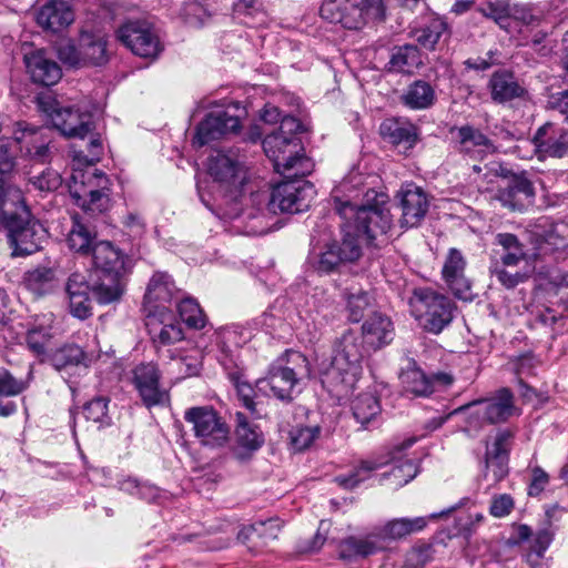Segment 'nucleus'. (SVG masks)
<instances>
[{
	"mask_svg": "<svg viewBox=\"0 0 568 568\" xmlns=\"http://www.w3.org/2000/svg\"><path fill=\"white\" fill-rule=\"evenodd\" d=\"M387 201V194L368 186L364 175L357 171L349 172L334 190L337 214L368 240L386 234L390 229Z\"/></svg>",
	"mask_w": 568,
	"mask_h": 568,
	"instance_id": "1",
	"label": "nucleus"
},
{
	"mask_svg": "<svg viewBox=\"0 0 568 568\" xmlns=\"http://www.w3.org/2000/svg\"><path fill=\"white\" fill-rule=\"evenodd\" d=\"M207 171L213 179L210 192L205 194L197 184L202 203L222 220L240 219L246 173L237 155L232 151L216 152L209 159Z\"/></svg>",
	"mask_w": 568,
	"mask_h": 568,
	"instance_id": "2",
	"label": "nucleus"
},
{
	"mask_svg": "<svg viewBox=\"0 0 568 568\" xmlns=\"http://www.w3.org/2000/svg\"><path fill=\"white\" fill-rule=\"evenodd\" d=\"M456 507H450L438 514H432L428 517H400L386 521L383 526L374 527L364 536H351L341 542V556L345 559L357 557H368L388 549L392 542L406 538L407 536L419 532L426 528L429 519H436L448 515Z\"/></svg>",
	"mask_w": 568,
	"mask_h": 568,
	"instance_id": "3",
	"label": "nucleus"
},
{
	"mask_svg": "<svg viewBox=\"0 0 568 568\" xmlns=\"http://www.w3.org/2000/svg\"><path fill=\"white\" fill-rule=\"evenodd\" d=\"M302 124L291 115L283 116L280 128L263 140V149L273 162L274 169L283 178L306 176L314 168L313 162L303 153L297 132Z\"/></svg>",
	"mask_w": 568,
	"mask_h": 568,
	"instance_id": "4",
	"label": "nucleus"
},
{
	"mask_svg": "<svg viewBox=\"0 0 568 568\" xmlns=\"http://www.w3.org/2000/svg\"><path fill=\"white\" fill-rule=\"evenodd\" d=\"M362 342L347 332L334 347L332 358L320 365L322 385L333 396H347L362 375Z\"/></svg>",
	"mask_w": 568,
	"mask_h": 568,
	"instance_id": "5",
	"label": "nucleus"
},
{
	"mask_svg": "<svg viewBox=\"0 0 568 568\" xmlns=\"http://www.w3.org/2000/svg\"><path fill=\"white\" fill-rule=\"evenodd\" d=\"M93 272L92 296L102 305L118 302L123 292L125 256L123 252L110 241L94 243L91 252Z\"/></svg>",
	"mask_w": 568,
	"mask_h": 568,
	"instance_id": "6",
	"label": "nucleus"
},
{
	"mask_svg": "<svg viewBox=\"0 0 568 568\" xmlns=\"http://www.w3.org/2000/svg\"><path fill=\"white\" fill-rule=\"evenodd\" d=\"M6 197L4 205L10 202L12 206L3 216L12 255L27 256L40 251L47 240V231L31 219L22 191L19 187H9Z\"/></svg>",
	"mask_w": 568,
	"mask_h": 568,
	"instance_id": "7",
	"label": "nucleus"
},
{
	"mask_svg": "<svg viewBox=\"0 0 568 568\" xmlns=\"http://www.w3.org/2000/svg\"><path fill=\"white\" fill-rule=\"evenodd\" d=\"M410 314L432 334L442 333L454 318V302L430 287H416L408 300Z\"/></svg>",
	"mask_w": 568,
	"mask_h": 568,
	"instance_id": "8",
	"label": "nucleus"
},
{
	"mask_svg": "<svg viewBox=\"0 0 568 568\" xmlns=\"http://www.w3.org/2000/svg\"><path fill=\"white\" fill-rule=\"evenodd\" d=\"M310 375L307 358L300 352H286V363L278 362L271 366L265 378L257 381L260 390L270 388L272 394L284 402L293 399L298 382Z\"/></svg>",
	"mask_w": 568,
	"mask_h": 568,
	"instance_id": "9",
	"label": "nucleus"
},
{
	"mask_svg": "<svg viewBox=\"0 0 568 568\" xmlns=\"http://www.w3.org/2000/svg\"><path fill=\"white\" fill-rule=\"evenodd\" d=\"M305 176L284 178V181L275 185L270 195L263 196L267 203L266 209L272 213H300L306 211L314 197L315 190Z\"/></svg>",
	"mask_w": 568,
	"mask_h": 568,
	"instance_id": "10",
	"label": "nucleus"
},
{
	"mask_svg": "<svg viewBox=\"0 0 568 568\" xmlns=\"http://www.w3.org/2000/svg\"><path fill=\"white\" fill-rule=\"evenodd\" d=\"M183 418L192 426L193 434L202 446L221 448L227 444L230 427L213 406L190 407L184 412Z\"/></svg>",
	"mask_w": 568,
	"mask_h": 568,
	"instance_id": "11",
	"label": "nucleus"
},
{
	"mask_svg": "<svg viewBox=\"0 0 568 568\" xmlns=\"http://www.w3.org/2000/svg\"><path fill=\"white\" fill-rule=\"evenodd\" d=\"M116 36L135 55L156 58L162 51L159 36L148 21H128L119 28Z\"/></svg>",
	"mask_w": 568,
	"mask_h": 568,
	"instance_id": "12",
	"label": "nucleus"
},
{
	"mask_svg": "<svg viewBox=\"0 0 568 568\" xmlns=\"http://www.w3.org/2000/svg\"><path fill=\"white\" fill-rule=\"evenodd\" d=\"M95 352H85L78 345L67 344L55 349L50 356L49 362L62 378H64L72 389V377L87 373L88 368L99 358Z\"/></svg>",
	"mask_w": 568,
	"mask_h": 568,
	"instance_id": "13",
	"label": "nucleus"
},
{
	"mask_svg": "<svg viewBox=\"0 0 568 568\" xmlns=\"http://www.w3.org/2000/svg\"><path fill=\"white\" fill-rule=\"evenodd\" d=\"M179 291L171 276L165 272H155L146 287L144 308L146 312V326H154V320L162 310L171 311L173 300H179Z\"/></svg>",
	"mask_w": 568,
	"mask_h": 568,
	"instance_id": "14",
	"label": "nucleus"
},
{
	"mask_svg": "<svg viewBox=\"0 0 568 568\" xmlns=\"http://www.w3.org/2000/svg\"><path fill=\"white\" fill-rule=\"evenodd\" d=\"M531 143L540 161L568 156V128L560 123L546 122L536 130Z\"/></svg>",
	"mask_w": 568,
	"mask_h": 568,
	"instance_id": "15",
	"label": "nucleus"
},
{
	"mask_svg": "<svg viewBox=\"0 0 568 568\" xmlns=\"http://www.w3.org/2000/svg\"><path fill=\"white\" fill-rule=\"evenodd\" d=\"M514 438V430L499 429L491 445H486L484 477L493 484L503 480L508 474L509 453Z\"/></svg>",
	"mask_w": 568,
	"mask_h": 568,
	"instance_id": "16",
	"label": "nucleus"
},
{
	"mask_svg": "<svg viewBox=\"0 0 568 568\" xmlns=\"http://www.w3.org/2000/svg\"><path fill=\"white\" fill-rule=\"evenodd\" d=\"M473 412L469 424L480 419L487 424L504 423L515 414L514 396L508 388L499 389L494 397L481 399L469 405Z\"/></svg>",
	"mask_w": 568,
	"mask_h": 568,
	"instance_id": "17",
	"label": "nucleus"
},
{
	"mask_svg": "<svg viewBox=\"0 0 568 568\" xmlns=\"http://www.w3.org/2000/svg\"><path fill=\"white\" fill-rule=\"evenodd\" d=\"M467 261L463 253L453 247L449 248L442 268L443 280L455 297L470 301L473 297L471 283L465 275Z\"/></svg>",
	"mask_w": 568,
	"mask_h": 568,
	"instance_id": "18",
	"label": "nucleus"
},
{
	"mask_svg": "<svg viewBox=\"0 0 568 568\" xmlns=\"http://www.w3.org/2000/svg\"><path fill=\"white\" fill-rule=\"evenodd\" d=\"M240 129V119L226 111L209 113L196 126L192 143L196 148H202L223 135L236 132Z\"/></svg>",
	"mask_w": 568,
	"mask_h": 568,
	"instance_id": "19",
	"label": "nucleus"
},
{
	"mask_svg": "<svg viewBox=\"0 0 568 568\" xmlns=\"http://www.w3.org/2000/svg\"><path fill=\"white\" fill-rule=\"evenodd\" d=\"M536 191L532 182L525 174L514 175L507 186L498 191L497 200L513 211L524 212L534 205Z\"/></svg>",
	"mask_w": 568,
	"mask_h": 568,
	"instance_id": "20",
	"label": "nucleus"
},
{
	"mask_svg": "<svg viewBox=\"0 0 568 568\" xmlns=\"http://www.w3.org/2000/svg\"><path fill=\"white\" fill-rule=\"evenodd\" d=\"M52 125L64 136L83 139L93 129L92 114L73 108H58L50 113Z\"/></svg>",
	"mask_w": 568,
	"mask_h": 568,
	"instance_id": "21",
	"label": "nucleus"
},
{
	"mask_svg": "<svg viewBox=\"0 0 568 568\" xmlns=\"http://www.w3.org/2000/svg\"><path fill=\"white\" fill-rule=\"evenodd\" d=\"M400 379L405 390L416 396H428L437 387H445L453 383V377L449 374L436 373L428 376L415 364L402 373Z\"/></svg>",
	"mask_w": 568,
	"mask_h": 568,
	"instance_id": "22",
	"label": "nucleus"
},
{
	"mask_svg": "<svg viewBox=\"0 0 568 568\" xmlns=\"http://www.w3.org/2000/svg\"><path fill=\"white\" fill-rule=\"evenodd\" d=\"M134 385L145 406L152 407L164 402L166 394L160 388V373L152 364H140L133 371Z\"/></svg>",
	"mask_w": 568,
	"mask_h": 568,
	"instance_id": "23",
	"label": "nucleus"
},
{
	"mask_svg": "<svg viewBox=\"0 0 568 568\" xmlns=\"http://www.w3.org/2000/svg\"><path fill=\"white\" fill-rule=\"evenodd\" d=\"M52 129L50 128H28L21 129V133L16 132V141L26 148L27 154L31 160L39 163H47L52 158L51 142Z\"/></svg>",
	"mask_w": 568,
	"mask_h": 568,
	"instance_id": "24",
	"label": "nucleus"
},
{
	"mask_svg": "<svg viewBox=\"0 0 568 568\" xmlns=\"http://www.w3.org/2000/svg\"><path fill=\"white\" fill-rule=\"evenodd\" d=\"M398 196L402 209V226H417L425 217L429 206L425 192L418 186L408 184L400 190Z\"/></svg>",
	"mask_w": 568,
	"mask_h": 568,
	"instance_id": "25",
	"label": "nucleus"
},
{
	"mask_svg": "<svg viewBox=\"0 0 568 568\" xmlns=\"http://www.w3.org/2000/svg\"><path fill=\"white\" fill-rule=\"evenodd\" d=\"M23 60L32 81L36 83L50 87L58 83L62 77L59 64L48 58L43 49L26 51Z\"/></svg>",
	"mask_w": 568,
	"mask_h": 568,
	"instance_id": "26",
	"label": "nucleus"
},
{
	"mask_svg": "<svg viewBox=\"0 0 568 568\" xmlns=\"http://www.w3.org/2000/svg\"><path fill=\"white\" fill-rule=\"evenodd\" d=\"M490 98L495 103L505 104L515 99H524L528 94L515 74L507 70L495 71L488 81Z\"/></svg>",
	"mask_w": 568,
	"mask_h": 568,
	"instance_id": "27",
	"label": "nucleus"
},
{
	"mask_svg": "<svg viewBox=\"0 0 568 568\" xmlns=\"http://www.w3.org/2000/svg\"><path fill=\"white\" fill-rule=\"evenodd\" d=\"M362 334L366 344L381 348L394 339L395 328L387 315L375 312L363 323Z\"/></svg>",
	"mask_w": 568,
	"mask_h": 568,
	"instance_id": "28",
	"label": "nucleus"
},
{
	"mask_svg": "<svg viewBox=\"0 0 568 568\" xmlns=\"http://www.w3.org/2000/svg\"><path fill=\"white\" fill-rule=\"evenodd\" d=\"M74 20V14L67 2L51 0L45 3L37 13V22L40 27L52 32H58Z\"/></svg>",
	"mask_w": 568,
	"mask_h": 568,
	"instance_id": "29",
	"label": "nucleus"
},
{
	"mask_svg": "<svg viewBox=\"0 0 568 568\" xmlns=\"http://www.w3.org/2000/svg\"><path fill=\"white\" fill-rule=\"evenodd\" d=\"M32 379V368L30 367L27 379L14 377L8 369L0 368V416L9 417L17 412V405L4 398L18 396L23 393Z\"/></svg>",
	"mask_w": 568,
	"mask_h": 568,
	"instance_id": "30",
	"label": "nucleus"
},
{
	"mask_svg": "<svg viewBox=\"0 0 568 568\" xmlns=\"http://www.w3.org/2000/svg\"><path fill=\"white\" fill-rule=\"evenodd\" d=\"M383 139L400 148V152L410 150L417 142L416 129L413 124L396 119H386L379 126Z\"/></svg>",
	"mask_w": 568,
	"mask_h": 568,
	"instance_id": "31",
	"label": "nucleus"
},
{
	"mask_svg": "<svg viewBox=\"0 0 568 568\" xmlns=\"http://www.w3.org/2000/svg\"><path fill=\"white\" fill-rule=\"evenodd\" d=\"M83 64L102 65L108 62V39L102 33L82 31L79 37Z\"/></svg>",
	"mask_w": 568,
	"mask_h": 568,
	"instance_id": "32",
	"label": "nucleus"
},
{
	"mask_svg": "<svg viewBox=\"0 0 568 568\" xmlns=\"http://www.w3.org/2000/svg\"><path fill=\"white\" fill-rule=\"evenodd\" d=\"M422 64L419 49L414 44H404L393 48L386 69L393 73L410 74Z\"/></svg>",
	"mask_w": 568,
	"mask_h": 568,
	"instance_id": "33",
	"label": "nucleus"
},
{
	"mask_svg": "<svg viewBox=\"0 0 568 568\" xmlns=\"http://www.w3.org/2000/svg\"><path fill=\"white\" fill-rule=\"evenodd\" d=\"M153 323L154 326H148V328L154 342L171 345L183 339L182 327L175 323L172 311L162 310Z\"/></svg>",
	"mask_w": 568,
	"mask_h": 568,
	"instance_id": "34",
	"label": "nucleus"
},
{
	"mask_svg": "<svg viewBox=\"0 0 568 568\" xmlns=\"http://www.w3.org/2000/svg\"><path fill=\"white\" fill-rule=\"evenodd\" d=\"M403 103L412 110H425L436 101L434 88L424 80L410 83L402 95Z\"/></svg>",
	"mask_w": 568,
	"mask_h": 568,
	"instance_id": "35",
	"label": "nucleus"
},
{
	"mask_svg": "<svg viewBox=\"0 0 568 568\" xmlns=\"http://www.w3.org/2000/svg\"><path fill=\"white\" fill-rule=\"evenodd\" d=\"M94 180H97L95 185L98 189L90 190L88 193V199L84 197L82 203H79L81 207L90 212L91 214H97L105 211L109 205V179L108 176L99 170H95L93 173Z\"/></svg>",
	"mask_w": 568,
	"mask_h": 568,
	"instance_id": "36",
	"label": "nucleus"
},
{
	"mask_svg": "<svg viewBox=\"0 0 568 568\" xmlns=\"http://www.w3.org/2000/svg\"><path fill=\"white\" fill-rule=\"evenodd\" d=\"M95 241V233L77 216L72 219V226L69 231L67 243L70 250L81 254L90 255Z\"/></svg>",
	"mask_w": 568,
	"mask_h": 568,
	"instance_id": "37",
	"label": "nucleus"
},
{
	"mask_svg": "<svg viewBox=\"0 0 568 568\" xmlns=\"http://www.w3.org/2000/svg\"><path fill=\"white\" fill-rule=\"evenodd\" d=\"M535 256L545 257L547 255H555L556 258L562 257L568 248V243L565 237L557 234L554 230L541 233L534 232Z\"/></svg>",
	"mask_w": 568,
	"mask_h": 568,
	"instance_id": "38",
	"label": "nucleus"
},
{
	"mask_svg": "<svg viewBox=\"0 0 568 568\" xmlns=\"http://www.w3.org/2000/svg\"><path fill=\"white\" fill-rule=\"evenodd\" d=\"M23 283L34 295L43 296L55 287V271L45 266L36 267L24 274Z\"/></svg>",
	"mask_w": 568,
	"mask_h": 568,
	"instance_id": "39",
	"label": "nucleus"
},
{
	"mask_svg": "<svg viewBox=\"0 0 568 568\" xmlns=\"http://www.w3.org/2000/svg\"><path fill=\"white\" fill-rule=\"evenodd\" d=\"M236 443L237 445L247 450L255 452L264 443V437L260 428L251 424L243 413H236Z\"/></svg>",
	"mask_w": 568,
	"mask_h": 568,
	"instance_id": "40",
	"label": "nucleus"
},
{
	"mask_svg": "<svg viewBox=\"0 0 568 568\" xmlns=\"http://www.w3.org/2000/svg\"><path fill=\"white\" fill-rule=\"evenodd\" d=\"M386 464V460L383 462L378 459L362 460L348 475L336 476L335 481L345 489H353L368 479L374 470Z\"/></svg>",
	"mask_w": 568,
	"mask_h": 568,
	"instance_id": "41",
	"label": "nucleus"
},
{
	"mask_svg": "<svg viewBox=\"0 0 568 568\" xmlns=\"http://www.w3.org/2000/svg\"><path fill=\"white\" fill-rule=\"evenodd\" d=\"M355 419L363 426H367L381 413L378 398L372 393L359 394L352 404Z\"/></svg>",
	"mask_w": 568,
	"mask_h": 568,
	"instance_id": "42",
	"label": "nucleus"
},
{
	"mask_svg": "<svg viewBox=\"0 0 568 568\" xmlns=\"http://www.w3.org/2000/svg\"><path fill=\"white\" fill-rule=\"evenodd\" d=\"M342 243L337 245L338 255H341L343 263L354 262L362 255V245L359 243L362 234L347 221H344L342 224Z\"/></svg>",
	"mask_w": 568,
	"mask_h": 568,
	"instance_id": "43",
	"label": "nucleus"
},
{
	"mask_svg": "<svg viewBox=\"0 0 568 568\" xmlns=\"http://www.w3.org/2000/svg\"><path fill=\"white\" fill-rule=\"evenodd\" d=\"M344 297L346 300L349 320L353 322H359L364 317L365 311L372 306L373 303V297L369 292L361 287L352 286L346 288Z\"/></svg>",
	"mask_w": 568,
	"mask_h": 568,
	"instance_id": "44",
	"label": "nucleus"
},
{
	"mask_svg": "<svg viewBox=\"0 0 568 568\" xmlns=\"http://www.w3.org/2000/svg\"><path fill=\"white\" fill-rule=\"evenodd\" d=\"M308 261L320 274H329L343 263L341 255H338L337 244H331L317 253H311Z\"/></svg>",
	"mask_w": 568,
	"mask_h": 568,
	"instance_id": "45",
	"label": "nucleus"
},
{
	"mask_svg": "<svg viewBox=\"0 0 568 568\" xmlns=\"http://www.w3.org/2000/svg\"><path fill=\"white\" fill-rule=\"evenodd\" d=\"M176 308L181 320L190 328L202 329L205 326L206 317L195 300L183 298L176 303Z\"/></svg>",
	"mask_w": 568,
	"mask_h": 568,
	"instance_id": "46",
	"label": "nucleus"
},
{
	"mask_svg": "<svg viewBox=\"0 0 568 568\" xmlns=\"http://www.w3.org/2000/svg\"><path fill=\"white\" fill-rule=\"evenodd\" d=\"M110 399L105 396H98L85 403L83 406V414L88 420L99 424V427H105L111 424L109 416Z\"/></svg>",
	"mask_w": 568,
	"mask_h": 568,
	"instance_id": "47",
	"label": "nucleus"
},
{
	"mask_svg": "<svg viewBox=\"0 0 568 568\" xmlns=\"http://www.w3.org/2000/svg\"><path fill=\"white\" fill-rule=\"evenodd\" d=\"M555 531L551 527H545L539 529L531 541L530 551L527 552V562L536 567L539 564V559L544 557L546 550L549 548L554 540Z\"/></svg>",
	"mask_w": 568,
	"mask_h": 568,
	"instance_id": "48",
	"label": "nucleus"
},
{
	"mask_svg": "<svg viewBox=\"0 0 568 568\" xmlns=\"http://www.w3.org/2000/svg\"><path fill=\"white\" fill-rule=\"evenodd\" d=\"M457 139L460 150L469 152L475 146L491 149V141L478 129L471 125H464L457 129Z\"/></svg>",
	"mask_w": 568,
	"mask_h": 568,
	"instance_id": "49",
	"label": "nucleus"
},
{
	"mask_svg": "<svg viewBox=\"0 0 568 568\" xmlns=\"http://www.w3.org/2000/svg\"><path fill=\"white\" fill-rule=\"evenodd\" d=\"M52 338L49 325L34 326L27 332L26 343L28 348L38 357L47 354V347Z\"/></svg>",
	"mask_w": 568,
	"mask_h": 568,
	"instance_id": "50",
	"label": "nucleus"
},
{
	"mask_svg": "<svg viewBox=\"0 0 568 568\" xmlns=\"http://www.w3.org/2000/svg\"><path fill=\"white\" fill-rule=\"evenodd\" d=\"M513 3L510 0H489L481 4L479 12L494 20L500 28H506V22L510 19Z\"/></svg>",
	"mask_w": 568,
	"mask_h": 568,
	"instance_id": "51",
	"label": "nucleus"
},
{
	"mask_svg": "<svg viewBox=\"0 0 568 568\" xmlns=\"http://www.w3.org/2000/svg\"><path fill=\"white\" fill-rule=\"evenodd\" d=\"M445 31L446 23L439 19H433L425 27L416 30L415 37L420 45L433 50Z\"/></svg>",
	"mask_w": 568,
	"mask_h": 568,
	"instance_id": "52",
	"label": "nucleus"
},
{
	"mask_svg": "<svg viewBox=\"0 0 568 568\" xmlns=\"http://www.w3.org/2000/svg\"><path fill=\"white\" fill-rule=\"evenodd\" d=\"M280 529L281 525L277 518L258 520L247 527H244L240 531L239 538L247 539L252 534H256L261 538L275 539Z\"/></svg>",
	"mask_w": 568,
	"mask_h": 568,
	"instance_id": "53",
	"label": "nucleus"
},
{
	"mask_svg": "<svg viewBox=\"0 0 568 568\" xmlns=\"http://www.w3.org/2000/svg\"><path fill=\"white\" fill-rule=\"evenodd\" d=\"M321 434L320 426L295 427L290 433L291 445L294 450L302 452L311 447Z\"/></svg>",
	"mask_w": 568,
	"mask_h": 568,
	"instance_id": "54",
	"label": "nucleus"
},
{
	"mask_svg": "<svg viewBox=\"0 0 568 568\" xmlns=\"http://www.w3.org/2000/svg\"><path fill=\"white\" fill-rule=\"evenodd\" d=\"M509 267H504L503 265H498L497 263H490L489 271L493 276L497 278V281L505 288H515L520 283H524L528 276L529 272H520V271H509Z\"/></svg>",
	"mask_w": 568,
	"mask_h": 568,
	"instance_id": "55",
	"label": "nucleus"
},
{
	"mask_svg": "<svg viewBox=\"0 0 568 568\" xmlns=\"http://www.w3.org/2000/svg\"><path fill=\"white\" fill-rule=\"evenodd\" d=\"M510 19H514L527 27H539L545 16L531 4L513 3Z\"/></svg>",
	"mask_w": 568,
	"mask_h": 568,
	"instance_id": "56",
	"label": "nucleus"
},
{
	"mask_svg": "<svg viewBox=\"0 0 568 568\" xmlns=\"http://www.w3.org/2000/svg\"><path fill=\"white\" fill-rule=\"evenodd\" d=\"M435 544L420 542L407 552L406 561L413 568H423L435 559Z\"/></svg>",
	"mask_w": 568,
	"mask_h": 568,
	"instance_id": "57",
	"label": "nucleus"
},
{
	"mask_svg": "<svg viewBox=\"0 0 568 568\" xmlns=\"http://www.w3.org/2000/svg\"><path fill=\"white\" fill-rule=\"evenodd\" d=\"M417 471L416 464L413 460L407 459L395 465L388 474H384L383 476H388L393 479L395 486L402 487L414 479Z\"/></svg>",
	"mask_w": 568,
	"mask_h": 568,
	"instance_id": "58",
	"label": "nucleus"
},
{
	"mask_svg": "<svg viewBox=\"0 0 568 568\" xmlns=\"http://www.w3.org/2000/svg\"><path fill=\"white\" fill-rule=\"evenodd\" d=\"M57 54L64 64L70 67L83 64L81 48L80 45L77 47L71 40H61L57 44Z\"/></svg>",
	"mask_w": 568,
	"mask_h": 568,
	"instance_id": "59",
	"label": "nucleus"
},
{
	"mask_svg": "<svg viewBox=\"0 0 568 568\" xmlns=\"http://www.w3.org/2000/svg\"><path fill=\"white\" fill-rule=\"evenodd\" d=\"M172 365L182 378L196 376L202 367V357L199 353L173 358Z\"/></svg>",
	"mask_w": 568,
	"mask_h": 568,
	"instance_id": "60",
	"label": "nucleus"
},
{
	"mask_svg": "<svg viewBox=\"0 0 568 568\" xmlns=\"http://www.w3.org/2000/svg\"><path fill=\"white\" fill-rule=\"evenodd\" d=\"M121 488L132 495H138L149 503L155 501L160 495L159 488L150 484H140L136 479H128L121 484Z\"/></svg>",
	"mask_w": 568,
	"mask_h": 568,
	"instance_id": "61",
	"label": "nucleus"
},
{
	"mask_svg": "<svg viewBox=\"0 0 568 568\" xmlns=\"http://www.w3.org/2000/svg\"><path fill=\"white\" fill-rule=\"evenodd\" d=\"M181 16L184 21L192 27H201L210 17L207 10L195 1L185 3L182 8Z\"/></svg>",
	"mask_w": 568,
	"mask_h": 568,
	"instance_id": "62",
	"label": "nucleus"
},
{
	"mask_svg": "<svg viewBox=\"0 0 568 568\" xmlns=\"http://www.w3.org/2000/svg\"><path fill=\"white\" fill-rule=\"evenodd\" d=\"M494 244L499 246V248H494V253H526L524 250V245L520 243L518 237L513 233H497L494 239Z\"/></svg>",
	"mask_w": 568,
	"mask_h": 568,
	"instance_id": "63",
	"label": "nucleus"
},
{
	"mask_svg": "<svg viewBox=\"0 0 568 568\" xmlns=\"http://www.w3.org/2000/svg\"><path fill=\"white\" fill-rule=\"evenodd\" d=\"M515 507L513 497L508 494L496 495L491 498L489 513L496 518L508 516Z\"/></svg>",
	"mask_w": 568,
	"mask_h": 568,
	"instance_id": "64",
	"label": "nucleus"
}]
</instances>
